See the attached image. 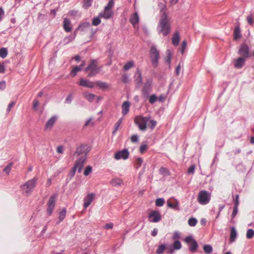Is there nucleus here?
Listing matches in <instances>:
<instances>
[{
  "label": "nucleus",
  "mask_w": 254,
  "mask_h": 254,
  "mask_svg": "<svg viewBox=\"0 0 254 254\" xmlns=\"http://www.w3.org/2000/svg\"><path fill=\"white\" fill-rule=\"evenodd\" d=\"M147 145L145 144H142L139 147V151L141 153H143L147 149Z\"/></svg>",
  "instance_id": "50"
},
{
  "label": "nucleus",
  "mask_w": 254,
  "mask_h": 254,
  "mask_svg": "<svg viewBox=\"0 0 254 254\" xmlns=\"http://www.w3.org/2000/svg\"><path fill=\"white\" fill-rule=\"evenodd\" d=\"M245 58L243 57H239L234 60L233 62L234 66L236 68H241L245 64Z\"/></svg>",
  "instance_id": "16"
},
{
  "label": "nucleus",
  "mask_w": 254,
  "mask_h": 254,
  "mask_svg": "<svg viewBox=\"0 0 254 254\" xmlns=\"http://www.w3.org/2000/svg\"><path fill=\"white\" fill-rule=\"evenodd\" d=\"M92 170V167L90 166H87L84 171V175L85 176H88L90 173H91Z\"/></svg>",
  "instance_id": "47"
},
{
  "label": "nucleus",
  "mask_w": 254,
  "mask_h": 254,
  "mask_svg": "<svg viewBox=\"0 0 254 254\" xmlns=\"http://www.w3.org/2000/svg\"><path fill=\"white\" fill-rule=\"evenodd\" d=\"M158 98L155 94L151 95L149 98V102L151 104L154 103L157 100Z\"/></svg>",
  "instance_id": "44"
},
{
  "label": "nucleus",
  "mask_w": 254,
  "mask_h": 254,
  "mask_svg": "<svg viewBox=\"0 0 254 254\" xmlns=\"http://www.w3.org/2000/svg\"><path fill=\"white\" fill-rule=\"evenodd\" d=\"M180 238V234L178 232H175L173 236L172 237V239L173 240L176 241L177 240V239H179Z\"/></svg>",
  "instance_id": "52"
},
{
  "label": "nucleus",
  "mask_w": 254,
  "mask_h": 254,
  "mask_svg": "<svg viewBox=\"0 0 254 254\" xmlns=\"http://www.w3.org/2000/svg\"><path fill=\"white\" fill-rule=\"evenodd\" d=\"M5 87V82L4 81H2L0 82V90H3Z\"/></svg>",
  "instance_id": "64"
},
{
  "label": "nucleus",
  "mask_w": 254,
  "mask_h": 254,
  "mask_svg": "<svg viewBox=\"0 0 254 254\" xmlns=\"http://www.w3.org/2000/svg\"><path fill=\"white\" fill-rule=\"evenodd\" d=\"M39 102L37 99H35L33 101V109L37 111L38 110L37 107L39 106Z\"/></svg>",
  "instance_id": "49"
},
{
  "label": "nucleus",
  "mask_w": 254,
  "mask_h": 254,
  "mask_svg": "<svg viewBox=\"0 0 254 254\" xmlns=\"http://www.w3.org/2000/svg\"><path fill=\"white\" fill-rule=\"evenodd\" d=\"M185 242L190 245L189 248L190 251L193 253L196 251L198 248V244L197 242L193 239L192 236L186 237L185 239Z\"/></svg>",
  "instance_id": "7"
},
{
  "label": "nucleus",
  "mask_w": 254,
  "mask_h": 254,
  "mask_svg": "<svg viewBox=\"0 0 254 254\" xmlns=\"http://www.w3.org/2000/svg\"><path fill=\"white\" fill-rule=\"evenodd\" d=\"M91 0H84L83 6L85 8H88L91 5Z\"/></svg>",
  "instance_id": "48"
},
{
  "label": "nucleus",
  "mask_w": 254,
  "mask_h": 254,
  "mask_svg": "<svg viewBox=\"0 0 254 254\" xmlns=\"http://www.w3.org/2000/svg\"><path fill=\"white\" fill-rule=\"evenodd\" d=\"M7 55V51L6 48H2L0 49V57L2 58H5Z\"/></svg>",
  "instance_id": "37"
},
{
  "label": "nucleus",
  "mask_w": 254,
  "mask_h": 254,
  "mask_svg": "<svg viewBox=\"0 0 254 254\" xmlns=\"http://www.w3.org/2000/svg\"><path fill=\"white\" fill-rule=\"evenodd\" d=\"M15 104V102H12L11 103H10V104H8V107H7V112H9L11 108H12V107Z\"/></svg>",
  "instance_id": "60"
},
{
  "label": "nucleus",
  "mask_w": 254,
  "mask_h": 254,
  "mask_svg": "<svg viewBox=\"0 0 254 254\" xmlns=\"http://www.w3.org/2000/svg\"><path fill=\"white\" fill-rule=\"evenodd\" d=\"M247 21L249 24H250L251 25H253L254 21L253 20V17L251 15H249L247 17Z\"/></svg>",
  "instance_id": "55"
},
{
  "label": "nucleus",
  "mask_w": 254,
  "mask_h": 254,
  "mask_svg": "<svg viewBox=\"0 0 254 254\" xmlns=\"http://www.w3.org/2000/svg\"><path fill=\"white\" fill-rule=\"evenodd\" d=\"M84 98L90 102H92L96 97V95L93 93L85 92L83 93Z\"/></svg>",
  "instance_id": "22"
},
{
  "label": "nucleus",
  "mask_w": 254,
  "mask_h": 254,
  "mask_svg": "<svg viewBox=\"0 0 254 254\" xmlns=\"http://www.w3.org/2000/svg\"><path fill=\"white\" fill-rule=\"evenodd\" d=\"M13 166V163L11 162L8 165H7L4 169L3 172H5L7 175H8L11 171L12 166Z\"/></svg>",
  "instance_id": "38"
},
{
  "label": "nucleus",
  "mask_w": 254,
  "mask_h": 254,
  "mask_svg": "<svg viewBox=\"0 0 254 254\" xmlns=\"http://www.w3.org/2000/svg\"><path fill=\"white\" fill-rule=\"evenodd\" d=\"M234 35V38L236 40L239 39L240 38H241V32H240V29L239 26L237 27L235 29Z\"/></svg>",
  "instance_id": "29"
},
{
  "label": "nucleus",
  "mask_w": 254,
  "mask_h": 254,
  "mask_svg": "<svg viewBox=\"0 0 254 254\" xmlns=\"http://www.w3.org/2000/svg\"><path fill=\"white\" fill-rule=\"evenodd\" d=\"M100 68L98 67L97 62L95 60L91 61L89 65L85 68V71H90L88 76L91 77L95 75L99 72Z\"/></svg>",
  "instance_id": "6"
},
{
  "label": "nucleus",
  "mask_w": 254,
  "mask_h": 254,
  "mask_svg": "<svg viewBox=\"0 0 254 254\" xmlns=\"http://www.w3.org/2000/svg\"><path fill=\"white\" fill-rule=\"evenodd\" d=\"M57 152L59 153L63 154L64 152V147L62 146H59L57 148Z\"/></svg>",
  "instance_id": "62"
},
{
  "label": "nucleus",
  "mask_w": 254,
  "mask_h": 254,
  "mask_svg": "<svg viewBox=\"0 0 254 254\" xmlns=\"http://www.w3.org/2000/svg\"><path fill=\"white\" fill-rule=\"evenodd\" d=\"M161 13V16L158 25V31L159 33H162L165 36L170 32V25L166 11L162 9Z\"/></svg>",
  "instance_id": "1"
},
{
  "label": "nucleus",
  "mask_w": 254,
  "mask_h": 254,
  "mask_svg": "<svg viewBox=\"0 0 254 254\" xmlns=\"http://www.w3.org/2000/svg\"><path fill=\"white\" fill-rule=\"evenodd\" d=\"M148 219L149 221L156 223L161 220V216L158 211L153 210L149 214Z\"/></svg>",
  "instance_id": "9"
},
{
  "label": "nucleus",
  "mask_w": 254,
  "mask_h": 254,
  "mask_svg": "<svg viewBox=\"0 0 254 254\" xmlns=\"http://www.w3.org/2000/svg\"><path fill=\"white\" fill-rule=\"evenodd\" d=\"M113 11L112 10H108L104 8V10L100 13L99 16L105 19H108L112 17Z\"/></svg>",
  "instance_id": "18"
},
{
  "label": "nucleus",
  "mask_w": 254,
  "mask_h": 254,
  "mask_svg": "<svg viewBox=\"0 0 254 254\" xmlns=\"http://www.w3.org/2000/svg\"><path fill=\"white\" fill-rule=\"evenodd\" d=\"M165 246L164 245H161L158 248L156 253L157 254H161L165 249Z\"/></svg>",
  "instance_id": "46"
},
{
  "label": "nucleus",
  "mask_w": 254,
  "mask_h": 254,
  "mask_svg": "<svg viewBox=\"0 0 254 254\" xmlns=\"http://www.w3.org/2000/svg\"><path fill=\"white\" fill-rule=\"evenodd\" d=\"M79 85L83 87L89 88H93L95 86V82L90 81L88 79L81 78L80 79Z\"/></svg>",
  "instance_id": "15"
},
{
  "label": "nucleus",
  "mask_w": 254,
  "mask_h": 254,
  "mask_svg": "<svg viewBox=\"0 0 254 254\" xmlns=\"http://www.w3.org/2000/svg\"><path fill=\"white\" fill-rule=\"evenodd\" d=\"M254 236V230L252 229H250L248 230V231L247 232V234H246L247 239H250L252 238H253Z\"/></svg>",
  "instance_id": "40"
},
{
  "label": "nucleus",
  "mask_w": 254,
  "mask_h": 254,
  "mask_svg": "<svg viewBox=\"0 0 254 254\" xmlns=\"http://www.w3.org/2000/svg\"><path fill=\"white\" fill-rule=\"evenodd\" d=\"M123 121V118H120L118 122L115 124V129L113 131V133L115 134L116 131L118 130L121 124L122 123Z\"/></svg>",
  "instance_id": "34"
},
{
  "label": "nucleus",
  "mask_w": 254,
  "mask_h": 254,
  "mask_svg": "<svg viewBox=\"0 0 254 254\" xmlns=\"http://www.w3.org/2000/svg\"><path fill=\"white\" fill-rule=\"evenodd\" d=\"M211 199V193L206 190H201L197 196V201L201 205L208 204Z\"/></svg>",
  "instance_id": "3"
},
{
  "label": "nucleus",
  "mask_w": 254,
  "mask_h": 254,
  "mask_svg": "<svg viewBox=\"0 0 254 254\" xmlns=\"http://www.w3.org/2000/svg\"><path fill=\"white\" fill-rule=\"evenodd\" d=\"M101 17L99 15L98 17H94L92 20V24L94 26H97L101 23Z\"/></svg>",
  "instance_id": "39"
},
{
  "label": "nucleus",
  "mask_w": 254,
  "mask_h": 254,
  "mask_svg": "<svg viewBox=\"0 0 254 254\" xmlns=\"http://www.w3.org/2000/svg\"><path fill=\"white\" fill-rule=\"evenodd\" d=\"M95 195L93 193L88 194L84 198L83 206L85 208L88 207L94 198Z\"/></svg>",
  "instance_id": "17"
},
{
  "label": "nucleus",
  "mask_w": 254,
  "mask_h": 254,
  "mask_svg": "<svg viewBox=\"0 0 254 254\" xmlns=\"http://www.w3.org/2000/svg\"><path fill=\"white\" fill-rule=\"evenodd\" d=\"M76 169H77L74 166L73 167L69 173V176L70 177V178H72L74 176Z\"/></svg>",
  "instance_id": "51"
},
{
  "label": "nucleus",
  "mask_w": 254,
  "mask_h": 254,
  "mask_svg": "<svg viewBox=\"0 0 254 254\" xmlns=\"http://www.w3.org/2000/svg\"><path fill=\"white\" fill-rule=\"evenodd\" d=\"M57 197L56 194H53L49 198L48 202V207L47 212L49 215H51L55 208L56 200Z\"/></svg>",
  "instance_id": "8"
},
{
  "label": "nucleus",
  "mask_w": 254,
  "mask_h": 254,
  "mask_svg": "<svg viewBox=\"0 0 254 254\" xmlns=\"http://www.w3.org/2000/svg\"><path fill=\"white\" fill-rule=\"evenodd\" d=\"M130 104L128 101H125L122 105V114L126 116L129 111Z\"/></svg>",
  "instance_id": "21"
},
{
  "label": "nucleus",
  "mask_w": 254,
  "mask_h": 254,
  "mask_svg": "<svg viewBox=\"0 0 254 254\" xmlns=\"http://www.w3.org/2000/svg\"><path fill=\"white\" fill-rule=\"evenodd\" d=\"M92 121V118H90L85 123V124H84V127H87L88 125H89L90 124H91L92 125V126L93 125V123H92L91 122Z\"/></svg>",
  "instance_id": "63"
},
{
  "label": "nucleus",
  "mask_w": 254,
  "mask_h": 254,
  "mask_svg": "<svg viewBox=\"0 0 254 254\" xmlns=\"http://www.w3.org/2000/svg\"><path fill=\"white\" fill-rule=\"evenodd\" d=\"M181 69V66L180 64H179L178 65V66L176 67V70H175L176 74L177 75H179Z\"/></svg>",
  "instance_id": "58"
},
{
  "label": "nucleus",
  "mask_w": 254,
  "mask_h": 254,
  "mask_svg": "<svg viewBox=\"0 0 254 254\" xmlns=\"http://www.w3.org/2000/svg\"><path fill=\"white\" fill-rule=\"evenodd\" d=\"M134 65V64L133 62L131 61L126 64L124 66L123 68L125 70H128L131 67H133Z\"/></svg>",
  "instance_id": "32"
},
{
  "label": "nucleus",
  "mask_w": 254,
  "mask_h": 254,
  "mask_svg": "<svg viewBox=\"0 0 254 254\" xmlns=\"http://www.w3.org/2000/svg\"><path fill=\"white\" fill-rule=\"evenodd\" d=\"M103 227L105 229H111L113 228V224L112 223H107Z\"/></svg>",
  "instance_id": "54"
},
{
  "label": "nucleus",
  "mask_w": 254,
  "mask_h": 254,
  "mask_svg": "<svg viewBox=\"0 0 254 254\" xmlns=\"http://www.w3.org/2000/svg\"><path fill=\"white\" fill-rule=\"evenodd\" d=\"M238 54L242 56L243 58L246 59L249 56V48L248 46L246 44L241 45Z\"/></svg>",
  "instance_id": "13"
},
{
  "label": "nucleus",
  "mask_w": 254,
  "mask_h": 254,
  "mask_svg": "<svg viewBox=\"0 0 254 254\" xmlns=\"http://www.w3.org/2000/svg\"><path fill=\"white\" fill-rule=\"evenodd\" d=\"M167 205L169 207L176 210H179V202L176 199L170 198L167 200Z\"/></svg>",
  "instance_id": "19"
},
{
  "label": "nucleus",
  "mask_w": 254,
  "mask_h": 254,
  "mask_svg": "<svg viewBox=\"0 0 254 254\" xmlns=\"http://www.w3.org/2000/svg\"><path fill=\"white\" fill-rule=\"evenodd\" d=\"M85 63L84 62H83L82 64L79 65V66H75L71 71V74L72 75V76H74L78 71L82 69Z\"/></svg>",
  "instance_id": "24"
},
{
  "label": "nucleus",
  "mask_w": 254,
  "mask_h": 254,
  "mask_svg": "<svg viewBox=\"0 0 254 254\" xmlns=\"http://www.w3.org/2000/svg\"><path fill=\"white\" fill-rule=\"evenodd\" d=\"M114 5V0H110L108 4L105 7V9L108 10H112V8L113 7Z\"/></svg>",
  "instance_id": "43"
},
{
  "label": "nucleus",
  "mask_w": 254,
  "mask_h": 254,
  "mask_svg": "<svg viewBox=\"0 0 254 254\" xmlns=\"http://www.w3.org/2000/svg\"><path fill=\"white\" fill-rule=\"evenodd\" d=\"M197 220L194 218H191L188 221L189 225L190 226H194L197 223Z\"/></svg>",
  "instance_id": "42"
},
{
  "label": "nucleus",
  "mask_w": 254,
  "mask_h": 254,
  "mask_svg": "<svg viewBox=\"0 0 254 254\" xmlns=\"http://www.w3.org/2000/svg\"><path fill=\"white\" fill-rule=\"evenodd\" d=\"M180 42V35L178 32H176L174 34L172 38V43L175 46H177Z\"/></svg>",
  "instance_id": "26"
},
{
  "label": "nucleus",
  "mask_w": 254,
  "mask_h": 254,
  "mask_svg": "<svg viewBox=\"0 0 254 254\" xmlns=\"http://www.w3.org/2000/svg\"><path fill=\"white\" fill-rule=\"evenodd\" d=\"M194 170H195V166L192 165L189 168L188 173L193 174L194 172Z\"/></svg>",
  "instance_id": "59"
},
{
  "label": "nucleus",
  "mask_w": 254,
  "mask_h": 254,
  "mask_svg": "<svg viewBox=\"0 0 254 254\" xmlns=\"http://www.w3.org/2000/svg\"><path fill=\"white\" fill-rule=\"evenodd\" d=\"M238 207L234 206V210H233V213L232 214V218L235 217V216L236 215V214L238 212Z\"/></svg>",
  "instance_id": "61"
},
{
  "label": "nucleus",
  "mask_w": 254,
  "mask_h": 254,
  "mask_svg": "<svg viewBox=\"0 0 254 254\" xmlns=\"http://www.w3.org/2000/svg\"><path fill=\"white\" fill-rule=\"evenodd\" d=\"M66 211L65 208L63 209V210L60 213L58 223H60L64 219L66 215Z\"/></svg>",
  "instance_id": "33"
},
{
  "label": "nucleus",
  "mask_w": 254,
  "mask_h": 254,
  "mask_svg": "<svg viewBox=\"0 0 254 254\" xmlns=\"http://www.w3.org/2000/svg\"><path fill=\"white\" fill-rule=\"evenodd\" d=\"M85 146L84 145H81L77 147L75 152L74 155L76 157H86L87 151L85 150Z\"/></svg>",
  "instance_id": "14"
},
{
  "label": "nucleus",
  "mask_w": 254,
  "mask_h": 254,
  "mask_svg": "<svg viewBox=\"0 0 254 254\" xmlns=\"http://www.w3.org/2000/svg\"><path fill=\"white\" fill-rule=\"evenodd\" d=\"M156 124L157 122L155 120H151V118L149 117V120H148V123L147 124L148 127L151 129H153L156 126Z\"/></svg>",
  "instance_id": "31"
},
{
  "label": "nucleus",
  "mask_w": 254,
  "mask_h": 254,
  "mask_svg": "<svg viewBox=\"0 0 254 254\" xmlns=\"http://www.w3.org/2000/svg\"><path fill=\"white\" fill-rule=\"evenodd\" d=\"M165 203L164 199L162 198H157L155 201V204L157 206H162Z\"/></svg>",
  "instance_id": "41"
},
{
  "label": "nucleus",
  "mask_w": 254,
  "mask_h": 254,
  "mask_svg": "<svg viewBox=\"0 0 254 254\" xmlns=\"http://www.w3.org/2000/svg\"><path fill=\"white\" fill-rule=\"evenodd\" d=\"M149 57L152 63V65L156 67L158 64V60L160 58L159 52L156 48L152 46L150 48Z\"/></svg>",
  "instance_id": "4"
},
{
  "label": "nucleus",
  "mask_w": 254,
  "mask_h": 254,
  "mask_svg": "<svg viewBox=\"0 0 254 254\" xmlns=\"http://www.w3.org/2000/svg\"><path fill=\"white\" fill-rule=\"evenodd\" d=\"M130 139L132 142H137L138 141V136L136 134L133 135L131 136Z\"/></svg>",
  "instance_id": "53"
},
{
  "label": "nucleus",
  "mask_w": 254,
  "mask_h": 254,
  "mask_svg": "<svg viewBox=\"0 0 254 254\" xmlns=\"http://www.w3.org/2000/svg\"><path fill=\"white\" fill-rule=\"evenodd\" d=\"M58 118V117L57 115H54L51 117L45 124V129L46 130H50L57 121Z\"/></svg>",
  "instance_id": "12"
},
{
  "label": "nucleus",
  "mask_w": 254,
  "mask_h": 254,
  "mask_svg": "<svg viewBox=\"0 0 254 254\" xmlns=\"http://www.w3.org/2000/svg\"><path fill=\"white\" fill-rule=\"evenodd\" d=\"M122 78L123 82H124L125 83H127L128 82V76L127 75V74H125L123 75Z\"/></svg>",
  "instance_id": "57"
},
{
  "label": "nucleus",
  "mask_w": 254,
  "mask_h": 254,
  "mask_svg": "<svg viewBox=\"0 0 254 254\" xmlns=\"http://www.w3.org/2000/svg\"><path fill=\"white\" fill-rule=\"evenodd\" d=\"M129 152L127 149L116 152L114 155L116 160L124 159L126 160L128 158Z\"/></svg>",
  "instance_id": "11"
},
{
  "label": "nucleus",
  "mask_w": 254,
  "mask_h": 254,
  "mask_svg": "<svg viewBox=\"0 0 254 254\" xmlns=\"http://www.w3.org/2000/svg\"><path fill=\"white\" fill-rule=\"evenodd\" d=\"M187 47V42L186 41H184L182 44V49L181 53L183 54L184 51Z\"/></svg>",
  "instance_id": "56"
},
{
  "label": "nucleus",
  "mask_w": 254,
  "mask_h": 254,
  "mask_svg": "<svg viewBox=\"0 0 254 254\" xmlns=\"http://www.w3.org/2000/svg\"><path fill=\"white\" fill-rule=\"evenodd\" d=\"M97 85L101 88L107 89L109 87V85L106 82L101 81H96L95 82V86Z\"/></svg>",
  "instance_id": "28"
},
{
  "label": "nucleus",
  "mask_w": 254,
  "mask_h": 254,
  "mask_svg": "<svg viewBox=\"0 0 254 254\" xmlns=\"http://www.w3.org/2000/svg\"><path fill=\"white\" fill-rule=\"evenodd\" d=\"M143 163V159L140 157H138L136 159L135 164L136 165V168H139Z\"/></svg>",
  "instance_id": "45"
},
{
  "label": "nucleus",
  "mask_w": 254,
  "mask_h": 254,
  "mask_svg": "<svg viewBox=\"0 0 254 254\" xmlns=\"http://www.w3.org/2000/svg\"><path fill=\"white\" fill-rule=\"evenodd\" d=\"M37 178L34 177L24 183L21 187L23 193L26 195H29L32 192L34 189L36 187L37 184Z\"/></svg>",
  "instance_id": "2"
},
{
  "label": "nucleus",
  "mask_w": 254,
  "mask_h": 254,
  "mask_svg": "<svg viewBox=\"0 0 254 254\" xmlns=\"http://www.w3.org/2000/svg\"><path fill=\"white\" fill-rule=\"evenodd\" d=\"M203 250L206 254H210L212 252V247L209 245H205L203 246Z\"/></svg>",
  "instance_id": "36"
},
{
  "label": "nucleus",
  "mask_w": 254,
  "mask_h": 254,
  "mask_svg": "<svg viewBox=\"0 0 254 254\" xmlns=\"http://www.w3.org/2000/svg\"><path fill=\"white\" fill-rule=\"evenodd\" d=\"M110 183L113 187H120L123 184V180L121 178H115L112 179Z\"/></svg>",
  "instance_id": "20"
},
{
  "label": "nucleus",
  "mask_w": 254,
  "mask_h": 254,
  "mask_svg": "<svg viewBox=\"0 0 254 254\" xmlns=\"http://www.w3.org/2000/svg\"><path fill=\"white\" fill-rule=\"evenodd\" d=\"M148 120H149V117H144L140 116L135 118V123L140 130H145L146 129Z\"/></svg>",
  "instance_id": "5"
},
{
  "label": "nucleus",
  "mask_w": 254,
  "mask_h": 254,
  "mask_svg": "<svg viewBox=\"0 0 254 254\" xmlns=\"http://www.w3.org/2000/svg\"><path fill=\"white\" fill-rule=\"evenodd\" d=\"M64 28L66 32H70L71 30L70 21L67 18H64Z\"/></svg>",
  "instance_id": "23"
},
{
  "label": "nucleus",
  "mask_w": 254,
  "mask_h": 254,
  "mask_svg": "<svg viewBox=\"0 0 254 254\" xmlns=\"http://www.w3.org/2000/svg\"><path fill=\"white\" fill-rule=\"evenodd\" d=\"M237 236V233L236 229L234 227H232L231 229V234L230 237V241L232 243L235 241Z\"/></svg>",
  "instance_id": "25"
},
{
  "label": "nucleus",
  "mask_w": 254,
  "mask_h": 254,
  "mask_svg": "<svg viewBox=\"0 0 254 254\" xmlns=\"http://www.w3.org/2000/svg\"><path fill=\"white\" fill-rule=\"evenodd\" d=\"M138 21H139L138 15L136 13H135L131 16V17L130 19V21L132 23V24L133 25V26L135 27V25L138 22Z\"/></svg>",
  "instance_id": "27"
},
{
  "label": "nucleus",
  "mask_w": 254,
  "mask_h": 254,
  "mask_svg": "<svg viewBox=\"0 0 254 254\" xmlns=\"http://www.w3.org/2000/svg\"><path fill=\"white\" fill-rule=\"evenodd\" d=\"M76 158L77 159L75 162L74 166L78 170V172L80 173L86 162V157L83 156Z\"/></svg>",
  "instance_id": "10"
},
{
  "label": "nucleus",
  "mask_w": 254,
  "mask_h": 254,
  "mask_svg": "<svg viewBox=\"0 0 254 254\" xmlns=\"http://www.w3.org/2000/svg\"><path fill=\"white\" fill-rule=\"evenodd\" d=\"M166 54L167 57L166 58V62L170 65L171 62L172 56L173 54L170 50H167L166 51Z\"/></svg>",
  "instance_id": "30"
},
{
  "label": "nucleus",
  "mask_w": 254,
  "mask_h": 254,
  "mask_svg": "<svg viewBox=\"0 0 254 254\" xmlns=\"http://www.w3.org/2000/svg\"><path fill=\"white\" fill-rule=\"evenodd\" d=\"M172 247L174 248V249L176 250H180L182 248L181 243L178 240H176L173 243Z\"/></svg>",
  "instance_id": "35"
}]
</instances>
